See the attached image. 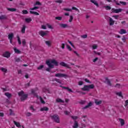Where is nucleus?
Returning a JSON list of instances; mask_svg holds the SVG:
<instances>
[{"instance_id":"1","label":"nucleus","mask_w":128,"mask_h":128,"mask_svg":"<svg viewBox=\"0 0 128 128\" xmlns=\"http://www.w3.org/2000/svg\"><path fill=\"white\" fill-rule=\"evenodd\" d=\"M18 96H20V100L21 102H24L26 100H28V94H24V92L22 90L18 92Z\"/></svg>"},{"instance_id":"2","label":"nucleus","mask_w":128,"mask_h":128,"mask_svg":"<svg viewBox=\"0 0 128 128\" xmlns=\"http://www.w3.org/2000/svg\"><path fill=\"white\" fill-rule=\"evenodd\" d=\"M94 85L91 84L90 85H84L83 88H82V90L84 92H90V90H94Z\"/></svg>"},{"instance_id":"3","label":"nucleus","mask_w":128,"mask_h":128,"mask_svg":"<svg viewBox=\"0 0 128 128\" xmlns=\"http://www.w3.org/2000/svg\"><path fill=\"white\" fill-rule=\"evenodd\" d=\"M50 118L54 122H56V124H60V117L58 116V115L56 114L52 116H50Z\"/></svg>"},{"instance_id":"4","label":"nucleus","mask_w":128,"mask_h":128,"mask_svg":"<svg viewBox=\"0 0 128 128\" xmlns=\"http://www.w3.org/2000/svg\"><path fill=\"white\" fill-rule=\"evenodd\" d=\"M46 64L48 66V68L46 69V72H50V68H54V65L50 64V60L46 61Z\"/></svg>"},{"instance_id":"5","label":"nucleus","mask_w":128,"mask_h":128,"mask_svg":"<svg viewBox=\"0 0 128 128\" xmlns=\"http://www.w3.org/2000/svg\"><path fill=\"white\" fill-rule=\"evenodd\" d=\"M55 76L57 78H66L68 76L66 74L58 73L55 74Z\"/></svg>"},{"instance_id":"6","label":"nucleus","mask_w":128,"mask_h":128,"mask_svg":"<svg viewBox=\"0 0 128 128\" xmlns=\"http://www.w3.org/2000/svg\"><path fill=\"white\" fill-rule=\"evenodd\" d=\"M14 33H10L8 35V38L10 40V44H12V40H14Z\"/></svg>"},{"instance_id":"7","label":"nucleus","mask_w":128,"mask_h":128,"mask_svg":"<svg viewBox=\"0 0 128 128\" xmlns=\"http://www.w3.org/2000/svg\"><path fill=\"white\" fill-rule=\"evenodd\" d=\"M106 81H103V82H104V84H107L108 86H112V82H110V80L108 77L105 78Z\"/></svg>"},{"instance_id":"8","label":"nucleus","mask_w":128,"mask_h":128,"mask_svg":"<svg viewBox=\"0 0 128 128\" xmlns=\"http://www.w3.org/2000/svg\"><path fill=\"white\" fill-rule=\"evenodd\" d=\"M60 64L62 66H64V68H70V66H68V64H66V62H62L60 63Z\"/></svg>"},{"instance_id":"9","label":"nucleus","mask_w":128,"mask_h":128,"mask_svg":"<svg viewBox=\"0 0 128 128\" xmlns=\"http://www.w3.org/2000/svg\"><path fill=\"white\" fill-rule=\"evenodd\" d=\"M50 64H54V66H58V62L56 60L54 59L51 60L50 61Z\"/></svg>"},{"instance_id":"10","label":"nucleus","mask_w":128,"mask_h":128,"mask_svg":"<svg viewBox=\"0 0 128 128\" xmlns=\"http://www.w3.org/2000/svg\"><path fill=\"white\" fill-rule=\"evenodd\" d=\"M38 34H40V36H41L44 38V36H46L48 34V33H46V32H44L43 30H40L38 32Z\"/></svg>"},{"instance_id":"11","label":"nucleus","mask_w":128,"mask_h":128,"mask_svg":"<svg viewBox=\"0 0 128 128\" xmlns=\"http://www.w3.org/2000/svg\"><path fill=\"white\" fill-rule=\"evenodd\" d=\"M60 88H64V90H67L68 92H74V91H72V89L68 87L60 86Z\"/></svg>"},{"instance_id":"12","label":"nucleus","mask_w":128,"mask_h":128,"mask_svg":"<svg viewBox=\"0 0 128 128\" xmlns=\"http://www.w3.org/2000/svg\"><path fill=\"white\" fill-rule=\"evenodd\" d=\"M3 56H4V58H8L10 56V53L8 52H6L3 54Z\"/></svg>"},{"instance_id":"13","label":"nucleus","mask_w":128,"mask_h":128,"mask_svg":"<svg viewBox=\"0 0 128 128\" xmlns=\"http://www.w3.org/2000/svg\"><path fill=\"white\" fill-rule=\"evenodd\" d=\"M102 100H98V99H96L94 100V103L96 106H100V104H102Z\"/></svg>"},{"instance_id":"14","label":"nucleus","mask_w":128,"mask_h":128,"mask_svg":"<svg viewBox=\"0 0 128 128\" xmlns=\"http://www.w3.org/2000/svg\"><path fill=\"white\" fill-rule=\"evenodd\" d=\"M90 2H92V4H94L97 8H98L100 6L98 5V2L96 0H90Z\"/></svg>"},{"instance_id":"15","label":"nucleus","mask_w":128,"mask_h":128,"mask_svg":"<svg viewBox=\"0 0 128 128\" xmlns=\"http://www.w3.org/2000/svg\"><path fill=\"white\" fill-rule=\"evenodd\" d=\"M73 128H78V122L76 120L74 121V124L72 126Z\"/></svg>"},{"instance_id":"16","label":"nucleus","mask_w":128,"mask_h":128,"mask_svg":"<svg viewBox=\"0 0 128 128\" xmlns=\"http://www.w3.org/2000/svg\"><path fill=\"white\" fill-rule=\"evenodd\" d=\"M92 106V102H90L88 104L85 106H84L82 109L83 110H86V108H90V106Z\"/></svg>"},{"instance_id":"17","label":"nucleus","mask_w":128,"mask_h":128,"mask_svg":"<svg viewBox=\"0 0 128 128\" xmlns=\"http://www.w3.org/2000/svg\"><path fill=\"white\" fill-rule=\"evenodd\" d=\"M60 28H68V24H60Z\"/></svg>"},{"instance_id":"18","label":"nucleus","mask_w":128,"mask_h":128,"mask_svg":"<svg viewBox=\"0 0 128 128\" xmlns=\"http://www.w3.org/2000/svg\"><path fill=\"white\" fill-rule=\"evenodd\" d=\"M14 50L15 54H22V51L18 50L16 48H14Z\"/></svg>"},{"instance_id":"19","label":"nucleus","mask_w":128,"mask_h":128,"mask_svg":"<svg viewBox=\"0 0 128 128\" xmlns=\"http://www.w3.org/2000/svg\"><path fill=\"white\" fill-rule=\"evenodd\" d=\"M40 110L41 112H44V111H45V112H48V107H46V106L43 107V108H41L40 109Z\"/></svg>"},{"instance_id":"20","label":"nucleus","mask_w":128,"mask_h":128,"mask_svg":"<svg viewBox=\"0 0 128 128\" xmlns=\"http://www.w3.org/2000/svg\"><path fill=\"white\" fill-rule=\"evenodd\" d=\"M52 82H58V84H62V80L58 79L56 78H55L54 79L52 80Z\"/></svg>"},{"instance_id":"21","label":"nucleus","mask_w":128,"mask_h":128,"mask_svg":"<svg viewBox=\"0 0 128 128\" xmlns=\"http://www.w3.org/2000/svg\"><path fill=\"white\" fill-rule=\"evenodd\" d=\"M119 122H120L121 126H124V120L122 118H119Z\"/></svg>"},{"instance_id":"22","label":"nucleus","mask_w":128,"mask_h":128,"mask_svg":"<svg viewBox=\"0 0 128 128\" xmlns=\"http://www.w3.org/2000/svg\"><path fill=\"white\" fill-rule=\"evenodd\" d=\"M14 124H15V126H17V128H21L22 126H20V122H18L16 121H14Z\"/></svg>"},{"instance_id":"23","label":"nucleus","mask_w":128,"mask_h":128,"mask_svg":"<svg viewBox=\"0 0 128 128\" xmlns=\"http://www.w3.org/2000/svg\"><path fill=\"white\" fill-rule=\"evenodd\" d=\"M114 21L112 18H110V26H114Z\"/></svg>"},{"instance_id":"24","label":"nucleus","mask_w":128,"mask_h":128,"mask_svg":"<svg viewBox=\"0 0 128 128\" xmlns=\"http://www.w3.org/2000/svg\"><path fill=\"white\" fill-rule=\"evenodd\" d=\"M30 12L31 14H36V16H40V14L36 12H34V11L30 10Z\"/></svg>"},{"instance_id":"25","label":"nucleus","mask_w":128,"mask_h":128,"mask_svg":"<svg viewBox=\"0 0 128 128\" xmlns=\"http://www.w3.org/2000/svg\"><path fill=\"white\" fill-rule=\"evenodd\" d=\"M56 102H62V104H64V101L60 98H58L56 100Z\"/></svg>"},{"instance_id":"26","label":"nucleus","mask_w":128,"mask_h":128,"mask_svg":"<svg viewBox=\"0 0 128 128\" xmlns=\"http://www.w3.org/2000/svg\"><path fill=\"white\" fill-rule=\"evenodd\" d=\"M45 43L46 44V46H48L50 47L52 46V42L50 40L45 41Z\"/></svg>"},{"instance_id":"27","label":"nucleus","mask_w":128,"mask_h":128,"mask_svg":"<svg viewBox=\"0 0 128 128\" xmlns=\"http://www.w3.org/2000/svg\"><path fill=\"white\" fill-rule=\"evenodd\" d=\"M7 10L9 12H16V8H7Z\"/></svg>"},{"instance_id":"28","label":"nucleus","mask_w":128,"mask_h":128,"mask_svg":"<svg viewBox=\"0 0 128 128\" xmlns=\"http://www.w3.org/2000/svg\"><path fill=\"white\" fill-rule=\"evenodd\" d=\"M17 38L18 44L20 46V44H22V40H20V38L18 35L17 36Z\"/></svg>"},{"instance_id":"29","label":"nucleus","mask_w":128,"mask_h":128,"mask_svg":"<svg viewBox=\"0 0 128 128\" xmlns=\"http://www.w3.org/2000/svg\"><path fill=\"white\" fill-rule=\"evenodd\" d=\"M5 96H6L8 98H12V94H10V92H6Z\"/></svg>"},{"instance_id":"30","label":"nucleus","mask_w":128,"mask_h":128,"mask_svg":"<svg viewBox=\"0 0 128 128\" xmlns=\"http://www.w3.org/2000/svg\"><path fill=\"white\" fill-rule=\"evenodd\" d=\"M120 34H126V31L124 29H121L120 32Z\"/></svg>"},{"instance_id":"31","label":"nucleus","mask_w":128,"mask_h":128,"mask_svg":"<svg viewBox=\"0 0 128 128\" xmlns=\"http://www.w3.org/2000/svg\"><path fill=\"white\" fill-rule=\"evenodd\" d=\"M26 25H24L22 29V34H24V32H26Z\"/></svg>"},{"instance_id":"32","label":"nucleus","mask_w":128,"mask_h":128,"mask_svg":"<svg viewBox=\"0 0 128 128\" xmlns=\"http://www.w3.org/2000/svg\"><path fill=\"white\" fill-rule=\"evenodd\" d=\"M122 9L118 8V9H116L115 12H116V14H118V12H122Z\"/></svg>"},{"instance_id":"33","label":"nucleus","mask_w":128,"mask_h":128,"mask_svg":"<svg viewBox=\"0 0 128 128\" xmlns=\"http://www.w3.org/2000/svg\"><path fill=\"white\" fill-rule=\"evenodd\" d=\"M104 8L106 10H112V7L108 6H104Z\"/></svg>"},{"instance_id":"34","label":"nucleus","mask_w":128,"mask_h":128,"mask_svg":"<svg viewBox=\"0 0 128 128\" xmlns=\"http://www.w3.org/2000/svg\"><path fill=\"white\" fill-rule=\"evenodd\" d=\"M25 22H28V24H30V22H32V18H26L25 19Z\"/></svg>"},{"instance_id":"35","label":"nucleus","mask_w":128,"mask_h":128,"mask_svg":"<svg viewBox=\"0 0 128 128\" xmlns=\"http://www.w3.org/2000/svg\"><path fill=\"white\" fill-rule=\"evenodd\" d=\"M6 15H2L0 16V20H6Z\"/></svg>"},{"instance_id":"36","label":"nucleus","mask_w":128,"mask_h":128,"mask_svg":"<svg viewBox=\"0 0 128 128\" xmlns=\"http://www.w3.org/2000/svg\"><path fill=\"white\" fill-rule=\"evenodd\" d=\"M116 94L118 96H120V98H124V96H122V92H117Z\"/></svg>"},{"instance_id":"37","label":"nucleus","mask_w":128,"mask_h":128,"mask_svg":"<svg viewBox=\"0 0 128 128\" xmlns=\"http://www.w3.org/2000/svg\"><path fill=\"white\" fill-rule=\"evenodd\" d=\"M71 118L72 120H76L78 118V116H71Z\"/></svg>"},{"instance_id":"38","label":"nucleus","mask_w":128,"mask_h":128,"mask_svg":"<svg viewBox=\"0 0 128 128\" xmlns=\"http://www.w3.org/2000/svg\"><path fill=\"white\" fill-rule=\"evenodd\" d=\"M9 110L10 112V116H14V111L10 109Z\"/></svg>"},{"instance_id":"39","label":"nucleus","mask_w":128,"mask_h":128,"mask_svg":"<svg viewBox=\"0 0 128 128\" xmlns=\"http://www.w3.org/2000/svg\"><path fill=\"white\" fill-rule=\"evenodd\" d=\"M22 44L23 46H26V40H22Z\"/></svg>"},{"instance_id":"40","label":"nucleus","mask_w":128,"mask_h":128,"mask_svg":"<svg viewBox=\"0 0 128 128\" xmlns=\"http://www.w3.org/2000/svg\"><path fill=\"white\" fill-rule=\"evenodd\" d=\"M40 102L42 104H46V102H44V100H42V98L41 96H40Z\"/></svg>"},{"instance_id":"41","label":"nucleus","mask_w":128,"mask_h":128,"mask_svg":"<svg viewBox=\"0 0 128 128\" xmlns=\"http://www.w3.org/2000/svg\"><path fill=\"white\" fill-rule=\"evenodd\" d=\"M0 70L4 72H8V69H6L4 68H2Z\"/></svg>"},{"instance_id":"42","label":"nucleus","mask_w":128,"mask_h":128,"mask_svg":"<svg viewBox=\"0 0 128 128\" xmlns=\"http://www.w3.org/2000/svg\"><path fill=\"white\" fill-rule=\"evenodd\" d=\"M38 10V6H34L33 8H30V10Z\"/></svg>"},{"instance_id":"43","label":"nucleus","mask_w":128,"mask_h":128,"mask_svg":"<svg viewBox=\"0 0 128 128\" xmlns=\"http://www.w3.org/2000/svg\"><path fill=\"white\" fill-rule=\"evenodd\" d=\"M30 86V81L28 82V84H25V88H28V86Z\"/></svg>"},{"instance_id":"44","label":"nucleus","mask_w":128,"mask_h":128,"mask_svg":"<svg viewBox=\"0 0 128 128\" xmlns=\"http://www.w3.org/2000/svg\"><path fill=\"white\" fill-rule=\"evenodd\" d=\"M55 2L58 3V4H62V0H57L55 1Z\"/></svg>"},{"instance_id":"45","label":"nucleus","mask_w":128,"mask_h":128,"mask_svg":"<svg viewBox=\"0 0 128 128\" xmlns=\"http://www.w3.org/2000/svg\"><path fill=\"white\" fill-rule=\"evenodd\" d=\"M72 10H76V12H80V10H78V9L76 7H72Z\"/></svg>"},{"instance_id":"46","label":"nucleus","mask_w":128,"mask_h":128,"mask_svg":"<svg viewBox=\"0 0 128 128\" xmlns=\"http://www.w3.org/2000/svg\"><path fill=\"white\" fill-rule=\"evenodd\" d=\"M42 6V3H40V2H36V4H34V6Z\"/></svg>"},{"instance_id":"47","label":"nucleus","mask_w":128,"mask_h":128,"mask_svg":"<svg viewBox=\"0 0 128 128\" xmlns=\"http://www.w3.org/2000/svg\"><path fill=\"white\" fill-rule=\"evenodd\" d=\"M120 4H122V6H126V2H124L122 1H120Z\"/></svg>"},{"instance_id":"48","label":"nucleus","mask_w":128,"mask_h":128,"mask_svg":"<svg viewBox=\"0 0 128 128\" xmlns=\"http://www.w3.org/2000/svg\"><path fill=\"white\" fill-rule=\"evenodd\" d=\"M72 20H74V16H70V18L69 20L70 22H72Z\"/></svg>"},{"instance_id":"49","label":"nucleus","mask_w":128,"mask_h":128,"mask_svg":"<svg viewBox=\"0 0 128 128\" xmlns=\"http://www.w3.org/2000/svg\"><path fill=\"white\" fill-rule=\"evenodd\" d=\"M66 48H67L68 50H70V52H71V50H72V48L68 44H66Z\"/></svg>"},{"instance_id":"50","label":"nucleus","mask_w":128,"mask_h":128,"mask_svg":"<svg viewBox=\"0 0 128 128\" xmlns=\"http://www.w3.org/2000/svg\"><path fill=\"white\" fill-rule=\"evenodd\" d=\"M15 62H20V58H15Z\"/></svg>"},{"instance_id":"51","label":"nucleus","mask_w":128,"mask_h":128,"mask_svg":"<svg viewBox=\"0 0 128 128\" xmlns=\"http://www.w3.org/2000/svg\"><path fill=\"white\" fill-rule=\"evenodd\" d=\"M63 10H66V12H72V9H70L68 8H64Z\"/></svg>"},{"instance_id":"52","label":"nucleus","mask_w":128,"mask_h":128,"mask_svg":"<svg viewBox=\"0 0 128 128\" xmlns=\"http://www.w3.org/2000/svg\"><path fill=\"white\" fill-rule=\"evenodd\" d=\"M81 38H88V34H85L84 35H82L81 36Z\"/></svg>"},{"instance_id":"53","label":"nucleus","mask_w":128,"mask_h":128,"mask_svg":"<svg viewBox=\"0 0 128 128\" xmlns=\"http://www.w3.org/2000/svg\"><path fill=\"white\" fill-rule=\"evenodd\" d=\"M22 14H28V12L26 10H23Z\"/></svg>"},{"instance_id":"54","label":"nucleus","mask_w":128,"mask_h":128,"mask_svg":"<svg viewBox=\"0 0 128 128\" xmlns=\"http://www.w3.org/2000/svg\"><path fill=\"white\" fill-rule=\"evenodd\" d=\"M68 42H69V44H70V46H72V48H74V44H72V42L70 41V40H68Z\"/></svg>"},{"instance_id":"55","label":"nucleus","mask_w":128,"mask_h":128,"mask_svg":"<svg viewBox=\"0 0 128 128\" xmlns=\"http://www.w3.org/2000/svg\"><path fill=\"white\" fill-rule=\"evenodd\" d=\"M44 65H40L39 67L38 68V70H42L44 68Z\"/></svg>"},{"instance_id":"56","label":"nucleus","mask_w":128,"mask_h":128,"mask_svg":"<svg viewBox=\"0 0 128 128\" xmlns=\"http://www.w3.org/2000/svg\"><path fill=\"white\" fill-rule=\"evenodd\" d=\"M84 81H85L86 82H88V84H92V82L88 80L87 78H85V79H84Z\"/></svg>"},{"instance_id":"57","label":"nucleus","mask_w":128,"mask_h":128,"mask_svg":"<svg viewBox=\"0 0 128 128\" xmlns=\"http://www.w3.org/2000/svg\"><path fill=\"white\" fill-rule=\"evenodd\" d=\"M78 86H82L84 84V82L82 81H80L78 82Z\"/></svg>"},{"instance_id":"58","label":"nucleus","mask_w":128,"mask_h":128,"mask_svg":"<svg viewBox=\"0 0 128 128\" xmlns=\"http://www.w3.org/2000/svg\"><path fill=\"white\" fill-rule=\"evenodd\" d=\"M56 20H62V17L56 16Z\"/></svg>"},{"instance_id":"59","label":"nucleus","mask_w":128,"mask_h":128,"mask_svg":"<svg viewBox=\"0 0 128 128\" xmlns=\"http://www.w3.org/2000/svg\"><path fill=\"white\" fill-rule=\"evenodd\" d=\"M118 15H115V16H113L112 18H116V20H118Z\"/></svg>"},{"instance_id":"60","label":"nucleus","mask_w":128,"mask_h":128,"mask_svg":"<svg viewBox=\"0 0 128 128\" xmlns=\"http://www.w3.org/2000/svg\"><path fill=\"white\" fill-rule=\"evenodd\" d=\"M48 28H50L51 30H54V28L52 27V25L48 24Z\"/></svg>"},{"instance_id":"61","label":"nucleus","mask_w":128,"mask_h":128,"mask_svg":"<svg viewBox=\"0 0 128 128\" xmlns=\"http://www.w3.org/2000/svg\"><path fill=\"white\" fill-rule=\"evenodd\" d=\"M30 110H33L34 112V110H34V106H30Z\"/></svg>"},{"instance_id":"62","label":"nucleus","mask_w":128,"mask_h":128,"mask_svg":"<svg viewBox=\"0 0 128 128\" xmlns=\"http://www.w3.org/2000/svg\"><path fill=\"white\" fill-rule=\"evenodd\" d=\"M26 116H32V113L30 112H27L26 114Z\"/></svg>"},{"instance_id":"63","label":"nucleus","mask_w":128,"mask_h":128,"mask_svg":"<svg viewBox=\"0 0 128 128\" xmlns=\"http://www.w3.org/2000/svg\"><path fill=\"white\" fill-rule=\"evenodd\" d=\"M128 106V100H126L125 102L124 106Z\"/></svg>"},{"instance_id":"64","label":"nucleus","mask_w":128,"mask_h":128,"mask_svg":"<svg viewBox=\"0 0 128 128\" xmlns=\"http://www.w3.org/2000/svg\"><path fill=\"white\" fill-rule=\"evenodd\" d=\"M80 104H86V101L82 100L80 102Z\"/></svg>"}]
</instances>
